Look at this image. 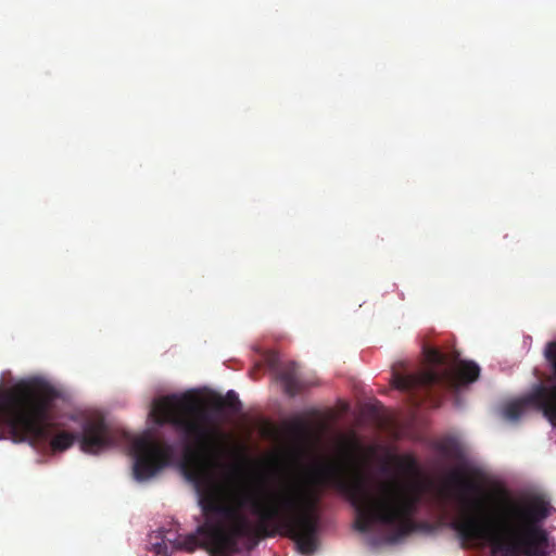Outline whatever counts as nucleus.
Returning a JSON list of instances; mask_svg holds the SVG:
<instances>
[{"instance_id": "1", "label": "nucleus", "mask_w": 556, "mask_h": 556, "mask_svg": "<svg viewBox=\"0 0 556 556\" xmlns=\"http://www.w3.org/2000/svg\"><path fill=\"white\" fill-rule=\"evenodd\" d=\"M151 415L159 426L170 425L184 439L181 465L199 497L205 518L197 529L211 556H231L238 540L274 536L279 530L291 538L301 554L317 548L319 494L292 482L258 480L233 488L227 500L214 480L225 454L226 435L212 425L206 407L191 394H172L154 401Z\"/></svg>"}, {"instance_id": "2", "label": "nucleus", "mask_w": 556, "mask_h": 556, "mask_svg": "<svg viewBox=\"0 0 556 556\" xmlns=\"http://www.w3.org/2000/svg\"><path fill=\"white\" fill-rule=\"evenodd\" d=\"M480 478V470L473 467L460 466L448 473V481L462 494L463 507L452 521L462 543H488L494 556H543L547 538L536 522L548 516V504L535 500L523 505L504 488L486 494L489 505L481 498L469 501L468 494L481 492Z\"/></svg>"}, {"instance_id": "3", "label": "nucleus", "mask_w": 556, "mask_h": 556, "mask_svg": "<svg viewBox=\"0 0 556 556\" xmlns=\"http://www.w3.org/2000/svg\"><path fill=\"white\" fill-rule=\"evenodd\" d=\"M59 391L45 379H21L12 386L0 384V425L15 443L33 446L49 443L52 452L68 450L75 442L88 454H98L118 444L122 433L100 415L76 414L71 417L78 429L54 422L51 415Z\"/></svg>"}, {"instance_id": "4", "label": "nucleus", "mask_w": 556, "mask_h": 556, "mask_svg": "<svg viewBox=\"0 0 556 556\" xmlns=\"http://www.w3.org/2000/svg\"><path fill=\"white\" fill-rule=\"evenodd\" d=\"M393 462L410 480L406 483L395 479L380 482L376 492L368 488L361 473L349 480L346 468L338 463L320 466L314 478L316 483L349 495L356 509L354 527L357 531L368 532L375 522H379L396 530L395 536L388 539V542H394L414 530L412 517L420 503L422 486L418 481L420 466L414 455L394 456Z\"/></svg>"}, {"instance_id": "5", "label": "nucleus", "mask_w": 556, "mask_h": 556, "mask_svg": "<svg viewBox=\"0 0 556 556\" xmlns=\"http://www.w3.org/2000/svg\"><path fill=\"white\" fill-rule=\"evenodd\" d=\"M429 366L413 374L393 371V386L408 394L413 406L429 402L440 406L446 391H457L463 384L475 382L480 376V367L468 361H460L457 352L443 353L429 349L426 353Z\"/></svg>"}, {"instance_id": "6", "label": "nucleus", "mask_w": 556, "mask_h": 556, "mask_svg": "<svg viewBox=\"0 0 556 556\" xmlns=\"http://www.w3.org/2000/svg\"><path fill=\"white\" fill-rule=\"evenodd\" d=\"M545 357L551 363L554 376L546 384H536L530 393L521 399L507 403L503 408V417L517 421L525 412L532 407L542 410L544 416L556 426V342H551L545 349Z\"/></svg>"}, {"instance_id": "7", "label": "nucleus", "mask_w": 556, "mask_h": 556, "mask_svg": "<svg viewBox=\"0 0 556 556\" xmlns=\"http://www.w3.org/2000/svg\"><path fill=\"white\" fill-rule=\"evenodd\" d=\"M135 453L134 476L138 481H144L155 476L173 458L170 444L161 443L149 435L138 437L132 442Z\"/></svg>"}, {"instance_id": "8", "label": "nucleus", "mask_w": 556, "mask_h": 556, "mask_svg": "<svg viewBox=\"0 0 556 556\" xmlns=\"http://www.w3.org/2000/svg\"><path fill=\"white\" fill-rule=\"evenodd\" d=\"M198 545V536L190 534L184 539L170 535V531L163 534L162 541L153 544V549L157 556H170L174 551L187 549L193 551Z\"/></svg>"}, {"instance_id": "9", "label": "nucleus", "mask_w": 556, "mask_h": 556, "mask_svg": "<svg viewBox=\"0 0 556 556\" xmlns=\"http://www.w3.org/2000/svg\"><path fill=\"white\" fill-rule=\"evenodd\" d=\"M278 378L289 396H295L308 387V383L299 376L298 364L294 362L283 365L278 371Z\"/></svg>"}, {"instance_id": "10", "label": "nucleus", "mask_w": 556, "mask_h": 556, "mask_svg": "<svg viewBox=\"0 0 556 556\" xmlns=\"http://www.w3.org/2000/svg\"><path fill=\"white\" fill-rule=\"evenodd\" d=\"M432 448L447 460L459 464L465 462V451L459 441L454 437H444L433 442Z\"/></svg>"}, {"instance_id": "11", "label": "nucleus", "mask_w": 556, "mask_h": 556, "mask_svg": "<svg viewBox=\"0 0 556 556\" xmlns=\"http://www.w3.org/2000/svg\"><path fill=\"white\" fill-rule=\"evenodd\" d=\"M211 406L217 414L223 413L226 407L230 408L233 413H237L240 410L241 404L236 393L233 391H229L226 397L219 396L212 401Z\"/></svg>"}, {"instance_id": "12", "label": "nucleus", "mask_w": 556, "mask_h": 556, "mask_svg": "<svg viewBox=\"0 0 556 556\" xmlns=\"http://www.w3.org/2000/svg\"><path fill=\"white\" fill-rule=\"evenodd\" d=\"M287 431L291 437L303 438L308 432L307 424L301 418H294L287 424Z\"/></svg>"}]
</instances>
